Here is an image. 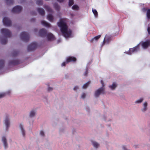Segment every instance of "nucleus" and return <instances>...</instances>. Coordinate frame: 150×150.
<instances>
[{
    "label": "nucleus",
    "instance_id": "1",
    "mask_svg": "<svg viewBox=\"0 0 150 150\" xmlns=\"http://www.w3.org/2000/svg\"><path fill=\"white\" fill-rule=\"evenodd\" d=\"M58 26L60 27V30L63 35L65 38H68L70 36L71 34V30H68V27L64 19L61 18L59 22L57 23Z\"/></svg>",
    "mask_w": 150,
    "mask_h": 150
},
{
    "label": "nucleus",
    "instance_id": "2",
    "mask_svg": "<svg viewBox=\"0 0 150 150\" xmlns=\"http://www.w3.org/2000/svg\"><path fill=\"white\" fill-rule=\"evenodd\" d=\"M1 32L4 36V38L1 37V43L2 44L5 45L7 42V38L11 36V33L9 30L5 28L1 29Z\"/></svg>",
    "mask_w": 150,
    "mask_h": 150
},
{
    "label": "nucleus",
    "instance_id": "3",
    "mask_svg": "<svg viewBox=\"0 0 150 150\" xmlns=\"http://www.w3.org/2000/svg\"><path fill=\"white\" fill-rule=\"evenodd\" d=\"M20 38L23 41L27 42L29 40L30 37L28 33L25 32L21 33L20 35Z\"/></svg>",
    "mask_w": 150,
    "mask_h": 150
},
{
    "label": "nucleus",
    "instance_id": "4",
    "mask_svg": "<svg viewBox=\"0 0 150 150\" xmlns=\"http://www.w3.org/2000/svg\"><path fill=\"white\" fill-rule=\"evenodd\" d=\"M104 90V88L103 87H101L99 88L95 91V96L96 97H98L100 96L101 93H102L103 94H105V92Z\"/></svg>",
    "mask_w": 150,
    "mask_h": 150
},
{
    "label": "nucleus",
    "instance_id": "5",
    "mask_svg": "<svg viewBox=\"0 0 150 150\" xmlns=\"http://www.w3.org/2000/svg\"><path fill=\"white\" fill-rule=\"evenodd\" d=\"M37 47V45L35 42H33L28 46V51L35 50Z\"/></svg>",
    "mask_w": 150,
    "mask_h": 150
},
{
    "label": "nucleus",
    "instance_id": "6",
    "mask_svg": "<svg viewBox=\"0 0 150 150\" xmlns=\"http://www.w3.org/2000/svg\"><path fill=\"white\" fill-rule=\"evenodd\" d=\"M3 23L6 26H9L11 25V20L8 18L4 17L3 19Z\"/></svg>",
    "mask_w": 150,
    "mask_h": 150
},
{
    "label": "nucleus",
    "instance_id": "7",
    "mask_svg": "<svg viewBox=\"0 0 150 150\" xmlns=\"http://www.w3.org/2000/svg\"><path fill=\"white\" fill-rule=\"evenodd\" d=\"M22 9V7L19 6H17L14 7L12 10L13 13H18L21 12Z\"/></svg>",
    "mask_w": 150,
    "mask_h": 150
},
{
    "label": "nucleus",
    "instance_id": "8",
    "mask_svg": "<svg viewBox=\"0 0 150 150\" xmlns=\"http://www.w3.org/2000/svg\"><path fill=\"white\" fill-rule=\"evenodd\" d=\"M20 64V61L18 59H14L9 61V64L10 66H14Z\"/></svg>",
    "mask_w": 150,
    "mask_h": 150
},
{
    "label": "nucleus",
    "instance_id": "9",
    "mask_svg": "<svg viewBox=\"0 0 150 150\" xmlns=\"http://www.w3.org/2000/svg\"><path fill=\"white\" fill-rule=\"evenodd\" d=\"M47 34V30L44 28H42L40 29L39 31V35L41 37H44L46 36Z\"/></svg>",
    "mask_w": 150,
    "mask_h": 150
},
{
    "label": "nucleus",
    "instance_id": "10",
    "mask_svg": "<svg viewBox=\"0 0 150 150\" xmlns=\"http://www.w3.org/2000/svg\"><path fill=\"white\" fill-rule=\"evenodd\" d=\"M76 60V58L73 56H69L66 59L67 63L70 62H75Z\"/></svg>",
    "mask_w": 150,
    "mask_h": 150
},
{
    "label": "nucleus",
    "instance_id": "11",
    "mask_svg": "<svg viewBox=\"0 0 150 150\" xmlns=\"http://www.w3.org/2000/svg\"><path fill=\"white\" fill-rule=\"evenodd\" d=\"M142 46L143 48L146 49L150 45V41L147 40L145 42H143L142 43Z\"/></svg>",
    "mask_w": 150,
    "mask_h": 150
},
{
    "label": "nucleus",
    "instance_id": "12",
    "mask_svg": "<svg viewBox=\"0 0 150 150\" xmlns=\"http://www.w3.org/2000/svg\"><path fill=\"white\" fill-rule=\"evenodd\" d=\"M4 123L6 127V129H7L9 127L10 122L8 116H6L4 120Z\"/></svg>",
    "mask_w": 150,
    "mask_h": 150
},
{
    "label": "nucleus",
    "instance_id": "13",
    "mask_svg": "<svg viewBox=\"0 0 150 150\" xmlns=\"http://www.w3.org/2000/svg\"><path fill=\"white\" fill-rule=\"evenodd\" d=\"M139 46H137L136 47L129 49V54H131L132 53L136 52H137L139 50Z\"/></svg>",
    "mask_w": 150,
    "mask_h": 150
},
{
    "label": "nucleus",
    "instance_id": "14",
    "mask_svg": "<svg viewBox=\"0 0 150 150\" xmlns=\"http://www.w3.org/2000/svg\"><path fill=\"white\" fill-rule=\"evenodd\" d=\"M46 36L48 41H52L54 40V37L51 33H47Z\"/></svg>",
    "mask_w": 150,
    "mask_h": 150
},
{
    "label": "nucleus",
    "instance_id": "15",
    "mask_svg": "<svg viewBox=\"0 0 150 150\" xmlns=\"http://www.w3.org/2000/svg\"><path fill=\"white\" fill-rule=\"evenodd\" d=\"M2 141L3 143L4 147L5 148H6L8 147V144L7 142V139L5 137H3L2 138Z\"/></svg>",
    "mask_w": 150,
    "mask_h": 150
},
{
    "label": "nucleus",
    "instance_id": "16",
    "mask_svg": "<svg viewBox=\"0 0 150 150\" xmlns=\"http://www.w3.org/2000/svg\"><path fill=\"white\" fill-rule=\"evenodd\" d=\"M37 10L40 15L42 16H44L45 14V11L42 8H38L37 9Z\"/></svg>",
    "mask_w": 150,
    "mask_h": 150
},
{
    "label": "nucleus",
    "instance_id": "17",
    "mask_svg": "<svg viewBox=\"0 0 150 150\" xmlns=\"http://www.w3.org/2000/svg\"><path fill=\"white\" fill-rule=\"evenodd\" d=\"M54 7L56 10L58 11H59L60 8V6L57 3L54 4Z\"/></svg>",
    "mask_w": 150,
    "mask_h": 150
},
{
    "label": "nucleus",
    "instance_id": "18",
    "mask_svg": "<svg viewBox=\"0 0 150 150\" xmlns=\"http://www.w3.org/2000/svg\"><path fill=\"white\" fill-rule=\"evenodd\" d=\"M41 23L42 25H44L45 26L48 28L50 27V25L49 23L45 21H42Z\"/></svg>",
    "mask_w": 150,
    "mask_h": 150
},
{
    "label": "nucleus",
    "instance_id": "19",
    "mask_svg": "<svg viewBox=\"0 0 150 150\" xmlns=\"http://www.w3.org/2000/svg\"><path fill=\"white\" fill-rule=\"evenodd\" d=\"M101 37L100 35H99L98 36L95 37L94 38H92L90 41L91 42H93L95 40H98Z\"/></svg>",
    "mask_w": 150,
    "mask_h": 150
},
{
    "label": "nucleus",
    "instance_id": "20",
    "mask_svg": "<svg viewBox=\"0 0 150 150\" xmlns=\"http://www.w3.org/2000/svg\"><path fill=\"white\" fill-rule=\"evenodd\" d=\"M44 8L45 9L46 11L50 12H52L53 11L52 9L50 8L49 6H44Z\"/></svg>",
    "mask_w": 150,
    "mask_h": 150
},
{
    "label": "nucleus",
    "instance_id": "21",
    "mask_svg": "<svg viewBox=\"0 0 150 150\" xmlns=\"http://www.w3.org/2000/svg\"><path fill=\"white\" fill-rule=\"evenodd\" d=\"M19 53V51L17 50H14L12 52V56L13 57L17 56Z\"/></svg>",
    "mask_w": 150,
    "mask_h": 150
},
{
    "label": "nucleus",
    "instance_id": "22",
    "mask_svg": "<svg viewBox=\"0 0 150 150\" xmlns=\"http://www.w3.org/2000/svg\"><path fill=\"white\" fill-rule=\"evenodd\" d=\"M47 18L50 22H52L53 21V16L51 14H48L47 15Z\"/></svg>",
    "mask_w": 150,
    "mask_h": 150
},
{
    "label": "nucleus",
    "instance_id": "23",
    "mask_svg": "<svg viewBox=\"0 0 150 150\" xmlns=\"http://www.w3.org/2000/svg\"><path fill=\"white\" fill-rule=\"evenodd\" d=\"M110 39L109 37L107 38V36H106L103 41V44L104 45L105 42H109L110 41Z\"/></svg>",
    "mask_w": 150,
    "mask_h": 150
},
{
    "label": "nucleus",
    "instance_id": "24",
    "mask_svg": "<svg viewBox=\"0 0 150 150\" xmlns=\"http://www.w3.org/2000/svg\"><path fill=\"white\" fill-rule=\"evenodd\" d=\"M20 127L21 129V131L22 132V133L23 136H24L25 135V130H24V129H23V125L22 124H20Z\"/></svg>",
    "mask_w": 150,
    "mask_h": 150
},
{
    "label": "nucleus",
    "instance_id": "25",
    "mask_svg": "<svg viewBox=\"0 0 150 150\" xmlns=\"http://www.w3.org/2000/svg\"><path fill=\"white\" fill-rule=\"evenodd\" d=\"M147 105V103L146 102H145L144 103V105H143L144 108L142 110V111L143 112H144L146 110Z\"/></svg>",
    "mask_w": 150,
    "mask_h": 150
},
{
    "label": "nucleus",
    "instance_id": "26",
    "mask_svg": "<svg viewBox=\"0 0 150 150\" xmlns=\"http://www.w3.org/2000/svg\"><path fill=\"white\" fill-rule=\"evenodd\" d=\"M6 3L8 5H11L13 4V0H6Z\"/></svg>",
    "mask_w": 150,
    "mask_h": 150
},
{
    "label": "nucleus",
    "instance_id": "27",
    "mask_svg": "<svg viewBox=\"0 0 150 150\" xmlns=\"http://www.w3.org/2000/svg\"><path fill=\"white\" fill-rule=\"evenodd\" d=\"M146 15L147 18L148 19H150V9L147 10Z\"/></svg>",
    "mask_w": 150,
    "mask_h": 150
},
{
    "label": "nucleus",
    "instance_id": "28",
    "mask_svg": "<svg viewBox=\"0 0 150 150\" xmlns=\"http://www.w3.org/2000/svg\"><path fill=\"white\" fill-rule=\"evenodd\" d=\"M1 71L2 70V68L4 65V61L3 60L1 59Z\"/></svg>",
    "mask_w": 150,
    "mask_h": 150
},
{
    "label": "nucleus",
    "instance_id": "29",
    "mask_svg": "<svg viewBox=\"0 0 150 150\" xmlns=\"http://www.w3.org/2000/svg\"><path fill=\"white\" fill-rule=\"evenodd\" d=\"M117 85L115 83H113L112 86H109V87L112 90L114 89L116 87Z\"/></svg>",
    "mask_w": 150,
    "mask_h": 150
},
{
    "label": "nucleus",
    "instance_id": "30",
    "mask_svg": "<svg viewBox=\"0 0 150 150\" xmlns=\"http://www.w3.org/2000/svg\"><path fill=\"white\" fill-rule=\"evenodd\" d=\"M90 81H88L86 83H85L83 86V88L85 89L88 86L89 84L90 83Z\"/></svg>",
    "mask_w": 150,
    "mask_h": 150
},
{
    "label": "nucleus",
    "instance_id": "31",
    "mask_svg": "<svg viewBox=\"0 0 150 150\" xmlns=\"http://www.w3.org/2000/svg\"><path fill=\"white\" fill-rule=\"evenodd\" d=\"M36 4L38 5H42L43 4V2L42 0H38L36 1Z\"/></svg>",
    "mask_w": 150,
    "mask_h": 150
},
{
    "label": "nucleus",
    "instance_id": "32",
    "mask_svg": "<svg viewBox=\"0 0 150 150\" xmlns=\"http://www.w3.org/2000/svg\"><path fill=\"white\" fill-rule=\"evenodd\" d=\"M35 115V112L33 111H31L30 113V117H33Z\"/></svg>",
    "mask_w": 150,
    "mask_h": 150
},
{
    "label": "nucleus",
    "instance_id": "33",
    "mask_svg": "<svg viewBox=\"0 0 150 150\" xmlns=\"http://www.w3.org/2000/svg\"><path fill=\"white\" fill-rule=\"evenodd\" d=\"M92 143L93 146L96 148L99 146V144L96 142H93Z\"/></svg>",
    "mask_w": 150,
    "mask_h": 150
},
{
    "label": "nucleus",
    "instance_id": "34",
    "mask_svg": "<svg viewBox=\"0 0 150 150\" xmlns=\"http://www.w3.org/2000/svg\"><path fill=\"white\" fill-rule=\"evenodd\" d=\"M92 11L95 16H97L98 15V12L96 9H93Z\"/></svg>",
    "mask_w": 150,
    "mask_h": 150
},
{
    "label": "nucleus",
    "instance_id": "35",
    "mask_svg": "<svg viewBox=\"0 0 150 150\" xmlns=\"http://www.w3.org/2000/svg\"><path fill=\"white\" fill-rule=\"evenodd\" d=\"M74 3L73 0H69V6H71Z\"/></svg>",
    "mask_w": 150,
    "mask_h": 150
},
{
    "label": "nucleus",
    "instance_id": "36",
    "mask_svg": "<svg viewBox=\"0 0 150 150\" xmlns=\"http://www.w3.org/2000/svg\"><path fill=\"white\" fill-rule=\"evenodd\" d=\"M72 8L74 10H78L79 8V7L77 5H74L72 6Z\"/></svg>",
    "mask_w": 150,
    "mask_h": 150
},
{
    "label": "nucleus",
    "instance_id": "37",
    "mask_svg": "<svg viewBox=\"0 0 150 150\" xmlns=\"http://www.w3.org/2000/svg\"><path fill=\"white\" fill-rule=\"evenodd\" d=\"M143 100V98H141L140 99L137 100L136 102V103H141L142 101Z\"/></svg>",
    "mask_w": 150,
    "mask_h": 150
},
{
    "label": "nucleus",
    "instance_id": "38",
    "mask_svg": "<svg viewBox=\"0 0 150 150\" xmlns=\"http://www.w3.org/2000/svg\"><path fill=\"white\" fill-rule=\"evenodd\" d=\"M68 63H67V62L66 61V62H63L62 64V66H65L66 64H68Z\"/></svg>",
    "mask_w": 150,
    "mask_h": 150
},
{
    "label": "nucleus",
    "instance_id": "39",
    "mask_svg": "<svg viewBox=\"0 0 150 150\" xmlns=\"http://www.w3.org/2000/svg\"><path fill=\"white\" fill-rule=\"evenodd\" d=\"M6 93H1V98L3 97L4 96H5Z\"/></svg>",
    "mask_w": 150,
    "mask_h": 150
},
{
    "label": "nucleus",
    "instance_id": "40",
    "mask_svg": "<svg viewBox=\"0 0 150 150\" xmlns=\"http://www.w3.org/2000/svg\"><path fill=\"white\" fill-rule=\"evenodd\" d=\"M53 90V88L50 87H48V89H47V91H51Z\"/></svg>",
    "mask_w": 150,
    "mask_h": 150
},
{
    "label": "nucleus",
    "instance_id": "41",
    "mask_svg": "<svg viewBox=\"0 0 150 150\" xmlns=\"http://www.w3.org/2000/svg\"><path fill=\"white\" fill-rule=\"evenodd\" d=\"M86 97V94L85 93H83L81 95V97L83 98H84Z\"/></svg>",
    "mask_w": 150,
    "mask_h": 150
},
{
    "label": "nucleus",
    "instance_id": "42",
    "mask_svg": "<svg viewBox=\"0 0 150 150\" xmlns=\"http://www.w3.org/2000/svg\"><path fill=\"white\" fill-rule=\"evenodd\" d=\"M88 70H86V71H85V73L84 74V76H87L88 74Z\"/></svg>",
    "mask_w": 150,
    "mask_h": 150
},
{
    "label": "nucleus",
    "instance_id": "43",
    "mask_svg": "<svg viewBox=\"0 0 150 150\" xmlns=\"http://www.w3.org/2000/svg\"><path fill=\"white\" fill-rule=\"evenodd\" d=\"M40 134L42 136H44V132L42 131H41L40 132Z\"/></svg>",
    "mask_w": 150,
    "mask_h": 150
},
{
    "label": "nucleus",
    "instance_id": "44",
    "mask_svg": "<svg viewBox=\"0 0 150 150\" xmlns=\"http://www.w3.org/2000/svg\"><path fill=\"white\" fill-rule=\"evenodd\" d=\"M100 83H101V84H102V87H103V88H104V82L102 80H101L100 81Z\"/></svg>",
    "mask_w": 150,
    "mask_h": 150
},
{
    "label": "nucleus",
    "instance_id": "45",
    "mask_svg": "<svg viewBox=\"0 0 150 150\" xmlns=\"http://www.w3.org/2000/svg\"><path fill=\"white\" fill-rule=\"evenodd\" d=\"M147 31L149 34L150 35V27H148L147 28Z\"/></svg>",
    "mask_w": 150,
    "mask_h": 150
},
{
    "label": "nucleus",
    "instance_id": "46",
    "mask_svg": "<svg viewBox=\"0 0 150 150\" xmlns=\"http://www.w3.org/2000/svg\"><path fill=\"white\" fill-rule=\"evenodd\" d=\"M142 10L143 12H145L146 11H147V8H142Z\"/></svg>",
    "mask_w": 150,
    "mask_h": 150
},
{
    "label": "nucleus",
    "instance_id": "47",
    "mask_svg": "<svg viewBox=\"0 0 150 150\" xmlns=\"http://www.w3.org/2000/svg\"><path fill=\"white\" fill-rule=\"evenodd\" d=\"M35 19L34 18H32L30 19V21L31 22H34L35 21Z\"/></svg>",
    "mask_w": 150,
    "mask_h": 150
},
{
    "label": "nucleus",
    "instance_id": "48",
    "mask_svg": "<svg viewBox=\"0 0 150 150\" xmlns=\"http://www.w3.org/2000/svg\"><path fill=\"white\" fill-rule=\"evenodd\" d=\"M78 88V86H76L74 87V90H76Z\"/></svg>",
    "mask_w": 150,
    "mask_h": 150
},
{
    "label": "nucleus",
    "instance_id": "49",
    "mask_svg": "<svg viewBox=\"0 0 150 150\" xmlns=\"http://www.w3.org/2000/svg\"><path fill=\"white\" fill-rule=\"evenodd\" d=\"M59 2H63L64 0H57Z\"/></svg>",
    "mask_w": 150,
    "mask_h": 150
},
{
    "label": "nucleus",
    "instance_id": "50",
    "mask_svg": "<svg viewBox=\"0 0 150 150\" xmlns=\"http://www.w3.org/2000/svg\"><path fill=\"white\" fill-rule=\"evenodd\" d=\"M122 149L124 150H127L125 147V146H122Z\"/></svg>",
    "mask_w": 150,
    "mask_h": 150
},
{
    "label": "nucleus",
    "instance_id": "51",
    "mask_svg": "<svg viewBox=\"0 0 150 150\" xmlns=\"http://www.w3.org/2000/svg\"><path fill=\"white\" fill-rule=\"evenodd\" d=\"M71 17H72L74 16V15L73 14L71 13Z\"/></svg>",
    "mask_w": 150,
    "mask_h": 150
},
{
    "label": "nucleus",
    "instance_id": "52",
    "mask_svg": "<svg viewBox=\"0 0 150 150\" xmlns=\"http://www.w3.org/2000/svg\"><path fill=\"white\" fill-rule=\"evenodd\" d=\"M31 13L33 15H36V13Z\"/></svg>",
    "mask_w": 150,
    "mask_h": 150
},
{
    "label": "nucleus",
    "instance_id": "53",
    "mask_svg": "<svg viewBox=\"0 0 150 150\" xmlns=\"http://www.w3.org/2000/svg\"><path fill=\"white\" fill-rule=\"evenodd\" d=\"M34 30H35V32H36L38 30V29H35Z\"/></svg>",
    "mask_w": 150,
    "mask_h": 150
}]
</instances>
